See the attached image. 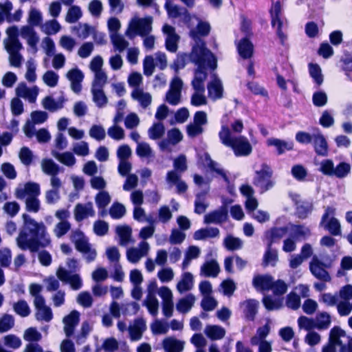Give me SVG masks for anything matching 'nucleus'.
<instances>
[{"label": "nucleus", "mask_w": 352, "mask_h": 352, "mask_svg": "<svg viewBox=\"0 0 352 352\" xmlns=\"http://www.w3.org/2000/svg\"><path fill=\"white\" fill-rule=\"evenodd\" d=\"M66 77L70 81L72 91L80 93L82 89L81 82L84 78L82 72L78 68H74L67 72Z\"/></svg>", "instance_id": "393cba45"}, {"label": "nucleus", "mask_w": 352, "mask_h": 352, "mask_svg": "<svg viewBox=\"0 0 352 352\" xmlns=\"http://www.w3.org/2000/svg\"><path fill=\"white\" fill-rule=\"evenodd\" d=\"M14 325V318L12 315L5 314L0 318V333L10 331Z\"/></svg>", "instance_id": "69168bd1"}, {"label": "nucleus", "mask_w": 352, "mask_h": 352, "mask_svg": "<svg viewBox=\"0 0 352 352\" xmlns=\"http://www.w3.org/2000/svg\"><path fill=\"white\" fill-rule=\"evenodd\" d=\"M14 312L21 317L28 316L31 313V309L28 302L24 300H20L12 305Z\"/></svg>", "instance_id": "603ef678"}, {"label": "nucleus", "mask_w": 352, "mask_h": 352, "mask_svg": "<svg viewBox=\"0 0 352 352\" xmlns=\"http://www.w3.org/2000/svg\"><path fill=\"white\" fill-rule=\"evenodd\" d=\"M95 201L99 208L103 209L109 204L111 196L108 192L102 190L96 195Z\"/></svg>", "instance_id": "774afa93"}, {"label": "nucleus", "mask_w": 352, "mask_h": 352, "mask_svg": "<svg viewBox=\"0 0 352 352\" xmlns=\"http://www.w3.org/2000/svg\"><path fill=\"white\" fill-rule=\"evenodd\" d=\"M52 155L59 162L67 167L74 166L76 162L74 155L70 152L59 153L56 151H52Z\"/></svg>", "instance_id": "79ce46f5"}, {"label": "nucleus", "mask_w": 352, "mask_h": 352, "mask_svg": "<svg viewBox=\"0 0 352 352\" xmlns=\"http://www.w3.org/2000/svg\"><path fill=\"white\" fill-rule=\"evenodd\" d=\"M79 320L80 313L76 310H73L69 314L63 318V331L67 337H70L73 335Z\"/></svg>", "instance_id": "412c9836"}, {"label": "nucleus", "mask_w": 352, "mask_h": 352, "mask_svg": "<svg viewBox=\"0 0 352 352\" xmlns=\"http://www.w3.org/2000/svg\"><path fill=\"white\" fill-rule=\"evenodd\" d=\"M327 265L322 263L317 256H314L309 263V269L311 274L317 278L328 282L331 280L329 273L325 268Z\"/></svg>", "instance_id": "ddd939ff"}, {"label": "nucleus", "mask_w": 352, "mask_h": 352, "mask_svg": "<svg viewBox=\"0 0 352 352\" xmlns=\"http://www.w3.org/2000/svg\"><path fill=\"white\" fill-rule=\"evenodd\" d=\"M35 307V318L41 322H50L53 319L52 309L46 305L44 298L38 297L34 300Z\"/></svg>", "instance_id": "1a4fd4ad"}, {"label": "nucleus", "mask_w": 352, "mask_h": 352, "mask_svg": "<svg viewBox=\"0 0 352 352\" xmlns=\"http://www.w3.org/2000/svg\"><path fill=\"white\" fill-rule=\"evenodd\" d=\"M162 32L166 35V47L167 50L171 52H175L177 50V43L179 36L175 32V29L168 24H165L162 28Z\"/></svg>", "instance_id": "6ab92c4d"}, {"label": "nucleus", "mask_w": 352, "mask_h": 352, "mask_svg": "<svg viewBox=\"0 0 352 352\" xmlns=\"http://www.w3.org/2000/svg\"><path fill=\"white\" fill-rule=\"evenodd\" d=\"M329 340L336 346L340 347V352H346V344L349 342V337L344 330L338 327H333L330 331Z\"/></svg>", "instance_id": "dca6fc26"}, {"label": "nucleus", "mask_w": 352, "mask_h": 352, "mask_svg": "<svg viewBox=\"0 0 352 352\" xmlns=\"http://www.w3.org/2000/svg\"><path fill=\"white\" fill-rule=\"evenodd\" d=\"M110 38L115 51H118L119 52H122L129 45V42L118 33L110 34Z\"/></svg>", "instance_id": "a18cd8bd"}, {"label": "nucleus", "mask_w": 352, "mask_h": 352, "mask_svg": "<svg viewBox=\"0 0 352 352\" xmlns=\"http://www.w3.org/2000/svg\"><path fill=\"white\" fill-rule=\"evenodd\" d=\"M208 96L213 100L220 99L223 96V85L221 80L214 75L208 85Z\"/></svg>", "instance_id": "cd10ccee"}, {"label": "nucleus", "mask_w": 352, "mask_h": 352, "mask_svg": "<svg viewBox=\"0 0 352 352\" xmlns=\"http://www.w3.org/2000/svg\"><path fill=\"white\" fill-rule=\"evenodd\" d=\"M272 175V169L265 164L261 166V170L256 171L254 184L261 189V192L270 190L274 186V182L271 179Z\"/></svg>", "instance_id": "423d86ee"}, {"label": "nucleus", "mask_w": 352, "mask_h": 352, "mask_svg": "<svg viewBox=\"0 0 352 352\" xmlns=\"http://www.w3.org/2000/svg\"><path fill=\"white\" fill-rule=\"evenodd\" d=\"M195 300V296L192 294H188L178 300L176 304V309L180 313H188L193 307Z\"/></svg>", "instance_id": "c9c22d12"}, {"label": "nucleus", "mask_w": 352, "mask_h": 352, "mask_svg": "<svg viewBox=\"0 0 352 352\" xmlns=\"http://www.w3.org/2000/svg\"><path fill=\"white\" fill-rule=\"evenodd\" d=\"M182 80L175 76L170 81L169 89L165 96V101L171 105H177L181 102Z\"/></svg>", "instance_id": "6e6552de"}, {"label": "nucleus", "mask_w": 352, "mask_h": 352, "mask_svg": "<svg viewBox=\"0 0 352 352\" xmlns=\"http://www.w3.org/2000/svg\"><path fill=\"white\" fill-rule=\"evenodd\" d=\"M288 228L292 236L296 239H305L311 235L310 229L305 226L291 224Z\"/></svg>", "instance_id": "a19ab883"}, {"label": "nucleus", "mask_w": 352, "mask_h": 352, "mask_svg": "<svg viewBox=\"0 0 352 352\" xmlns=\"http://www.w3.org/2000/svg\"><path fill=\"white\" fill-rule=\"evenodd\" d=\"M223 244L228 250L234 251L242 248L243 241L239 238L229 235L225 238Z\"/></svg>", "instance_id": "e2e57ef3"}, {"label": "nucleus", "mask_w": 352, "mask_h": 352, "mask_svg": "<svg viewBox=\"0 0 352 352\" xmlns=\"http://www.w3.org/2000/svg\"><path fill=\"white\" fill-rule=\"evenodd\" d=\"M152 23L151 16L140 18L135 16L130 20L125 35L129 38H133L138 35L144 36L152 31Z\"/></svg>", "instance_id": "39448f33"}, {"label": "nucleus", "mask_w": 352, "mask_h": 352, "mask_svg": "<svg viewBox=\"0 0 352 352\" xmlns=\"http://www.w3.org/2000/svg\"><path fill=\"white\" fill-rule=\"evenodd\" d=\"M41 193L40 185L35 182H27L20 185L15 190V196L17 199H23L27 197H38Z\"/></svg>", "instance_id": "f8f14e48"}, {"label": "nucleus", "mask_w": 352, "mask_h": 352, "mask_svg": "<svg viewBox=\"0 0 352 352\" xmlns=\"http://www.w3.org/2000/svg\"><path fill=\"white\" fill-rule=\"evenodd\" d=\"M194 93L190 99V103L193 106L199 107L207 104V98L204 95L205 88L201 90V88H193Z\"/></svg>", "instance_id": "3c124183"}, {"label": "nucleus", "mask_w": 352, "mask_h": 352, "mask_svg": "<svg viewBox=\"0 0 352 352\" xmlns=\"http://www.w3.org/2000/svg\"><path fill=\"white\" fill-rule=\"evenodd\" d=\"M281 12V6L279 1H276L273 4L272 9L270 10L271 16H272V26L276 28L277 35L280 39L282 43L286 39V36L281 30L282 27V21L280 19V14Z\"/></svg>", "instance_id": "a211bd4d"}, {"label": "nucleus", "mask_w": 352, "mask_h": 352, "mask_svg": "<svg viewBox=\"0 0 352 352\" xmlns=\"http://www.w3.org/2000/svg\"><path fill=\"white\" fill-rule=\"evenodd\" d=\"M41 168L44 174L50 176V182L54 179H61L58 175L60 167L52 159H43L41 162Z\"/></svg>", "instance_id": "5701e85b"}, {"label": "nucleus", "mask_w": 352, "mask_h": 352, "mask_svg": "<svg viewBox=\"0 0 352 352\" xmlns=\"http://www.w3.org/2000/svg\"><path fill=\"white\" fill-rule=\"evenodd\" d=\"M43 21L41 12L35 8H31L28 12V23L32 26L41 27Z\"/></svg>", "instance_id": "6e6d98bb"}, {"label": "nucleus", "mask_w": 352, "mask_h": 352, "mask_svg": "<svg viewBox=\"0 0 352 352\" xmlns=\"http://www.w3.org/2000/svg\"><path fill=\"white\" fill-rule=\"evenodd\" d=\"M219 135L221 142L230 147L236 156H248L252 153V147L247 138L233 137L228 127L222 126Z\"/></svg>", "instance_id": "20e7f679"}, {"label": "nucleus", "mask_w": 352, "mask_h": 352, "mask_svg": "<svg viewBox=\"0 0 352 352\" xmlns=\"http://www.w3.org/2000/svg\"><path fill=\"white\" fill-rule=\"evenodd\" d=\"M267 143L269 146H274L276 148L278 154L283 153L285 151H289L293 148V143L285 142L276 138L267 140Z\"/></svg>", "instance_id": "de8ad7c7"}, {"label": "nucleus", "mask_w": 352, "mask_h": 352, "mask_svg": "<svg viewBox=\"0 0 352 352\" xmlns=\"http://www.w3.org/2000/svg\"><path fill=\"white\" fill-rule=\"evenodd\" d=\"M241 306L243 308L246 317L249 320H253L257 312L258 302L255 300L250 299L244 301L241 304Z\"/></svg>", "instance_id": "37998d69"}, {"label": "nucleus", "mask_w": 352, "mask_h": 352, "mask_svg": "<svg viewBox=\"0 0 352 352\" xmlns=\"http://www.w3.org/2000/svg\"><path fill=\"white\" fill-rule=\"evenodd\" d=\"M194 287V276L192 273L185 272L182 274L177 283L176 289L179 293L183 294L190 291Z\"/></svg>", "instance_id": "c756f323"}, {"label": "nucleus", "mask_w": 352, "mask_h": 352, "mask_svg": "<svg viewBox=\"0 0 352 352\" xmlns=\"http://www.w3.org/2000/svg\"><path fill=\"white\" fill-rule=\"evenodd\" d=\"M117 234L120 237V243L121 245H126L130 241L131 235V229L126 226H118L116 228Z\"/></svg>", "instance_id": "13d9d810"}, {"label": "nucleus", "mask_w": 352, "mask_h": 352, "mask_svg": "<svg viewBox=\"0 0 352 352\" xmlns=\"http://www.w3.org/2000/svg\"><path fill=\"white\" fill-rule=\"evenodd\" d=\"M3 342L6 346L12 349H17L22 345L21 338L14 334H8L3 336Z\"/></svg>", "instance_id": "052dcab7"}, {"label": "nucleus", "mask_w": 352, "mask_h": 352, "mask_svg": "<svg viewBox=\"0 0 352 352\" xmlns=\"http://www.w3.org/2000/svg\"><path fill=\"white\" fill-rule=\"evenodd\" d=\"M336 209L327 207L322 217L320 226L328 230L332 235L338 236L341 234V226L339 221L333 217Z\"/></svg>", "instance_id": "0eeeda50"}, {"label": "nucleus", "mask_w": 352, "mask_h": 352, "mask_svg": "<svg viewBox=\"0 0 352 352\" xmlns=\"http://www.w3.org/2000/svg\"><path fill=\"white\" fill-rule=\"evenodd\" d=\"M56 276L62 282L69 284L71 288L74 290H78L82 286V280L79 274H72L62 267L57 270Z\"/></svg>", "instance_id": "9b49d317"}, {"label": "nucleus", "mask_w": 352, "mask_h": 352, "mask_svg": "<svg viewBox=\"0 0 352 352\" xmlns=\"http://www.w3.org/2000/svg\"><path fill=\"white\" fill-rule=\"evenodd\" d=\"M146 329V321L143 318H140L134 320L128 327V331L131 340H140Z\"/></svg>", "instance_id": "f3484780"}, {"label": "nucleus", "mask_w": 352, "mask_h": 352, "mask_svg": "<svg viewBox=\"0 0 352 352\" xmlns=\"http://www.w3.org/2000/svg\"><path fill=\"white\" fill-rule=\"evenodd\" d=\"M238 51L241 57L249 58L253 54V45L246 38L240 41L237 45Z\"/></svg>", "instance_id": "c03bdc74"}, {"label": "nucleus", "mask_w": 352, "mask_h": 352, "mask_svg": "<svg viewBox=\"0 0 352 352\" xmlns=\"http://www.w3.org/2000/svg\"><path fill=\"white\" fill-rule=\"evenodd\" d=\"M91 91L93 100L97 107L102 108L107 104L108 99L103 91V88H91Z\"/></svg>", "instance_id": "8fccbe9b"}, {"label": "nucleus", "mask_w": 352, "mask_h": 352, "mask_svg": "<svg viewBox=\"0 0 352 352\" xmlns=\"http://www.w3.org/2000/svg\"><path fill=\"white\" fill-rule=\"evenodd\" d=\"M220 272V267L215 260L206 261L200 268V275L205 277H216Z\"/></svg>", "instance_id": "72a5a7b5"}, {"label": "nucleus", "mask_w": 352, "mask_h": 352, "mask_svg": "<svg viewBox=\"0 0 352 352\" xmlns=\"http://www.w3.org/2000/svg\"><path fill=\"white\" fill-rule=\"evenodd\" d=\"M58 74L52 70H48L42 76L43 82L49 87H55L58 82Z\"/></svg>", "instance_id": "680f3d73"}, {"label": "nucleus", "mask_w": 352, "mask_h": 352, "mask_svg": "<svg viewBox=\"0 0 352 352\" xmlns=\"http://www.w3.org/2000/svg\"><path fill=\"white\" fill-rule=\"evenodd\" d=\"M190 58L198 65L192 81V86L193 88H201V90H203V88H205L204 81L207 78L205 67L207 66L212 69H216L217 58L210 50L204 47V44L201 41L196 46H193Z\"/></svg>", "instance_id": "f03ea898"}, {"label": "nucleus", "mask_w": 352, "mask_h": 352, "mask_svg": "<svg viewBox=\"0 0 352 352\" xmlns=\"http://www.w3.org/2000/svg\"><path fill=\"white\" fill-rule=\"evenodd\" d=\"M40 28L45 34L52 35L58 33L60 30L61 26L56 20L52 19L42 23Z\"/></svg>", "instance_id": "09e8293b"}, {"label": "nucleus", "mask_w": 352, "mask_h": 352, "mask_svg": "<svg viewBox=\"0 0 352 352\" xmlns=\"http://www.w3.org/2000/svg\"><path fill=\"white\" fill-rule=\"evenodd\" d=\"M26 72L25 74V78L30 82H34L37 78L36 74V65L34 59L30 58L27 60L25 63Z\"/></svg>", "instance_id": "864d4df0"}, {"label": "nucleus", "mask_w": 352, "mask_h": 352, "mask_svg": "<svg viewBox=\"0 0 352 352\" xmlns=\"http://www.w3.org/2000/svg\"><path fill=\"white\" fill-rule=\"evenodd\" d=\"M219 234V230L216 228H207L200 229L194 233L195 240H204L207 238H214Z\"/></svg>", "instance_id": "49530a36"}, {"label": "nucleus", "mask_w": 352, "mask_h": 352, "mask_svg": "<svg viewBox=\"0 0 352 352\" xmlns=\"http://www.w3.org/2000/svg\"><path fill=\"white\" fill-rule=\"evenodd\" d=\"M173 167L174 170L170 171H175L181 175L188 168L186 157L184 155H180L175 158L173 160Z\"/></svg>", "instance_id": "0e129e2a"}, {"label": "nucleus", "mask_w": 352, "mask_h": 352, "mask_svg": "<svg viewBox=\"0 0 352 352\" xmlns=\"http://www.w3.org/2000/svg\"><path fill=\"white\" fill-rule=\"evenodd\" d=\"M74 214L77 221H81L89 217H94L95 215V210L93 204L88 202L86 204H76L74 210Z\"/></svg>", "instance_id": "4be33fe9"}, {"label": "nucleus", "mask_w": 352, "mask_h": 352, "mask_svg": "<svg viewBox=\"0 0 352 352\" xmlns=\"http://www.w3.org/2000/svg\"><path fill=\"white\" fill-rule=\"evenodd\" d=\"M210 30V24L207 22L199 21L197 26L195 29L190 30V36L195 41L197 45V43L201 41L204 43L202 40L199 39V36H206L208 34ZM205 45V43H204Z\"/></svg>", "instance_id": "4c0bfd02"}, {"label": "nucleus", "mask_w": 352, "mask_h": 352, "mask_svg": "<svg viewBox=\"0 0 352 352\" xmlns=\"http://www.w3.org/2000/svg\"><path fill=\"white\" fill-rule=\"evenodd\" d=\"M316 328L318 329H327L331 324V316L327 312H320L315 319Z\"/></svg>", "instance_id": "5fc2aeb1"}, {"label": "nucleus", "mask_w": 352, "mask_h": 352, "mask_svg": "<svg viewBox=\"0 0 352 352\" xmlns=\"http://www.w3.org/2000/svg\"><path fill=\"white\" fill-rule=\"evenodd\" d=\"M23 227L16 239L17 246L22 250L36 252L40 247L50 245V236L43 222H37L29 214H22Z\"/></svg>", "instance_id": "f257e3e1"}, {"label": "nucleus", "mask_w": 352, "mask_h": 352, "mask_svg": "<svg viewBox=\"0 0 352 352\" xmlns=\"http://www.w3.org/2000/svg\"><path fill=\"white\" fill-rule=\"evenodd\" d=\"M7 38L3 40V44L8 52L10 65L19 68L23 61V57L20 53L23 45L19 39V28L16 25L8 28L6 30Z\"/></svg>", "instance_id": "7ed1b4c3"}, {"label": "nucleus", "mask_w": 352, "mask_h": 352, "mask_svg": "<svg viewBox=\"0 0 352 352\" xmlns=\"http://www.w3.org/2000/svg\"><path fill=\"white\" fill-rule=\"evenodd\" d=\"M204 333L212 340H221L226 335V330L221 326L208 324L205 327Z\"/></svg>", "instance_id": "ea45409f"}, {"label": "nucleus", "mask_w": 352, "mask_h": 352, "mask_svg": "<svg viewBox=\"0 0 352 352\" xmlns=\"http://www.w3.org/2000/svg\"><path fill=\"white\" fill-rule=\"evenodd\" d=\"M157 284L155 282L151 283L147 287V294L143 301L144 305L151 315L155 317L158 314L159 301L155 296L157 290Z\"/></svg>", "instance_id": "9d476101"}, {"label": "nucleus", "mask_w": 352, "mask_h": 352, "mask_svg": "<svg viewBox=\"0 0 352 352\" xmlns=\"http://www.w3.org/2000/svg\"><path fill=\"white\" fill-rule=\"evenodd\" d=\"M289 228L283 227L274 228L266 232L265 234V236L267 241V246H272L273 243L279 241L286 234Z\"/></svg>", "instance_id": "f704fd0d"}, {"label": "nucleus", "mask_w": 352, "mask_h": 352, "mask_svg": "<svg viewBox=\"0 0 352 352\" xmlns=\"http://www.w3.org/2000/svg\"><path fill=\"white\" fill-rule=\"evenodd\" d=\"M70 229L71 223L69 221H59L55 225L53 232L59 239L65 235Z\"/></svg>", "instance_id": "338daca9"}, {"label": "nucleus", "mask_w": 352, "mask_h": 352, "mask_svg": "<svg viewBox=\"0 0 352 352\" xmlns=\"http://www.w3.org/2000/svg\"><path fill=\"white\" fill-rule=\"evenodd\" d=\"M184 344L185 342L182 340L168 336L163 340L162 345L166 352H182L184 350Z\"/></svg>", "instance_id": "2f4dec72"}, {"label": "nucleus", "mask_w": 352, "mask_h": 352, "mask_svg": "<svg viewBox=\"0 0 352 352\" xmlns=\"http://www.w3.org/2000/svg\"><path fill=\"white\" fill-rule=\"evenodd\" d=\"M273 278L270 275H258L253 278V285L257 290L271 289Z\"/></svg>", "instance_id": "e433bc0d"}, {"label": "nucleus", "mask_w": 352, "mask_h": 352, "mask_svg": "<svg viewBox=\"0 0 352 352\" xmlns=\"http://www.w3.org/2000/svg\"><path fill=\"white\" fill-rule=\"evenodd\" d=\"M50 189L45 192V201L48 205H54L60 199V190L63 186L61 179H54L50 182Z\"/></svg>", "instance_id": "4468645a"}, {"label": "nucleus", "mask_w": 352, "mask_h": 352, "mask_svg": "<svg viewBox=\"0 0 352 352\" xmlns=\"http://www.w3.org/2000/svg\"><path fill=\"white\" fill-rule=\"evenodd\" d=\"M201 254V249L195 245L189 246L184 253V258L182 263V270H186L190 264L192 260L199 258Z\"/></svg>", "instance_id": "58836bf2"}, {"label": "nucleus", "mask_w": 352, "mask_h": 352, "mask_svg": "<svg viewBox=\"0 0 352 352\" xmlns=\"http://www.w3.org/2000/svg\"><path fill=\"white\" fill-rule=\"evenodd\" d=\"M150 250L149 244L146 241H142L138 247L131 248L126 251V257L129 262L132 263H138L140 259L146 256Z\"/></svg>", "instance_id": "2eb2a0df"}, {"label": "nucleus", "mask_w": 352, "mask_h": 352, "mask_svg": "<svg viewBox=\"0 0 352 352\" xmlns=\"http://www.w3.org/2000/svg\"><path fill=\"white\" fill-rule=\"evenodd\" d=\"M166 181L170 186H175L178 193L185 192L188 189L186 183L181 179V175L175 171H168Z\"/></svg>", "instance_id": "a878e982"}, {"label": "nucleus", "mask_w": 352, "mask_h": 352, "mask_svg": "<svg viewBox=\"0 0 352 352\" xmlns=\"http://www.w3.org/2000/svg\"><path fill=\"white\" fill-rule=\"evenodd\" d=\"M165 132V128L162 123H154L148 130V137L152 140L161 138Z\"/></svg>", "instance_id": "4d7b16f0"}, {"label": "nucleus", "mask_w": 352, "mask_h": 352, "mask_svg": "<svg viewBox=\"0 0 352 352\" xmlns=\"http://www.w3.org/2000/svg\"><path fill=\"white\" fill-rule=\"evenodd\" d=\"M38 91L39 89L38 87L34 86L32 87H28L23 82L19 84L16 88V94L17 96L23 98L31 103L36 101Z\"/></svg>", "instance_id": "aec40b11"}, {"label": "nucleus", "mask_w": 352, "mask_h": 352, "mask_svg": "<svg viewBox=\"0 0 352 352\" xmlns=\"http://www.w3.org/2000/svg\"><path fill=\"white\" fill-rule=\"evenodd\" d=\"M131 97L137 101L141 107L146 109L152 102V96L150 93L144 91L140 87L134 88L131 92Z\"/></svg>", "instance_id": "c85d7f7f"}, {"label": "nucleus", "mask_w": 352, "mask_h": 352, "mask_svg": "<svg viewBox=\"0 0 352 352\" xmlns=\"http://www.w3.org/2000/svg\"><path fill=\"white\" fill-rule=\"evenodd\" d=\"M313 144L318 155L326 156L328 154V144L324 135L319 130L314 131Z\"/></svg>", "instance_id": "bb28decb"}, {"label": "nucleus", "mask_w": 352, "mask_h": 352, "mask_svg": "<svg viewBox=\"0 0 352 352\" xmlns=\"http://www.w3.org/2000/svg\"><path fill=\"white\" fill-rule=\"evenodd\" d=\"M270 329L268 322L263 327H259L257 329L256 335L251 338V344L256 346L260 341L265 340V338L270 333Z\"/></svg>", "instance_id": "bf43d9fd"}, {"label": "nucleus", "mask_w": 352, "mask_h": 352, "mask_svg": "<svg viewBox=\"0 0 352 352\" xmlns=\"http://www.w3.org/2000/svg\"><path fill=\"white\" fill-rule=\"evenodd\" d=\"M240 191L246 197L245 206L247 211L252 213L258 205L257 199L253 196L254 190L252 187L249 185H243L240 188Z\"/></svg>", "instance_id": "b1692460"}, {"label": "nucleus", "mask_w": 352, "mask_h": 352, "mask_svg": "<svg viewBox=\"0 0 352 352\" xmlns=\"http://www.w3.org/2000/svg\"><path fill=\"white\" fill-rule=\"evenodd\" d=\"M65 101L66 99L63 96H60L57 99H54L52 96H46L42 100L41 103L45 109L54 112L61 109L64 107Z\"/></svg>", "instance_id": "473e14b6"}, {"label": "nucleus", "mask_w": 352, "mask_h": 352, "mask_svg": "<svg viewBox=\"0 0 352 352\" xmlns=\"http://www.w3.org/2000/svg\"><path fill=\"white\" fill-rule=\"evenodd\" d=\"M228 211L225 207L211 212L204 216V223L219 224L226 221Z\"/></svg>", "instance_id": "7c9ffc66"}]
</instances>
